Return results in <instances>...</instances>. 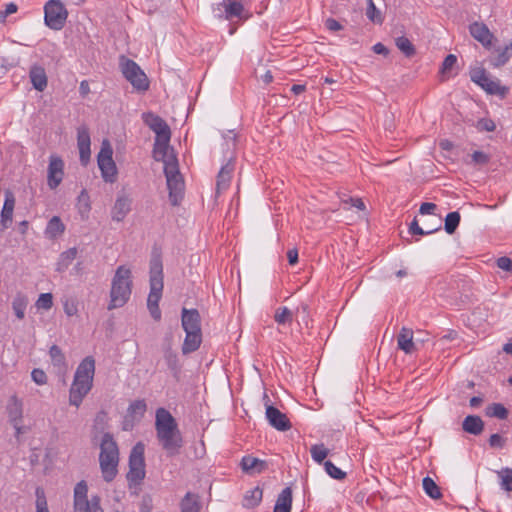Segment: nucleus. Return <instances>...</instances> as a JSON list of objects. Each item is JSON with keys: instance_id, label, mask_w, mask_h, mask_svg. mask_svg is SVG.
<instances>
[{"instance_id": "nucleus-50", "label": "nucleus", "mask_w": 512, "mask_h": 512, "mask_svg": "<svg viewBox=\"0 0 512 512\" xmlns=\"http://www.w3.org/2000/svg\"><path fill=\"white\" fill-rule=\"evenodd\" d=\"M325 470L327 474L337 480H342L345 478L346 473L343 472L340 468L336 467L331 461H326L324 463Z\"/></svg>"}, {"instance_id": "nucleus-7", "label": "nucleus", "mask_w": 512, "mask_h": 512, "mask_svg": "<svg viewBox=\"0 0 512 512\" xmlns=\"http://www.w3.org/2000/svg\"><path fill=\"white\" fill-rule=\"evenodd\" d=\"M121 71L127 81L138 91H146L149 88V80L140 66L133 60L122 57Z\"/></svg>"}, {"instance_id": "nucleus-1", "label": "nucleus", "mask_w": 512, "mask_h": 512, "mask_svg": "<svg viewBox=\"0 0 512 512\" xmlns=\"http://www.w3.org/2000/svg\"><path fill=\"white\" fill-rule=\"evenodd\" d=\"M157 440L168 456L180 453L184 445L182 433L173 415L165 408H158L155 414Z\"/></svg>"}, {"instance_id": "nucleus-24", "label": "nucleus", "mask_w": 512, "mask_h": 512, "mask_svg": "<svg viewBox=\"0 0 512 512\" xmlns=\"http://www.w3.org/2000/svg\"><path fill=\"white\" fill-rule=\"evenodd\" d=\"M267 467L268 464L266 461L250 455L244 456L241 460L242 470L251 475L260 474L265 471Z\"/></svg>"}, {"instance_id": "nucleus-2", "label": "nucleus", "mask_w": 512, "mask_h": 512, "mask_svg": "<svg viewBox=\"0 0 512 512\" xmlns=\"http://www.w3.org/2000/svg\"><path fill=\"white\" fill-rule=\"evenodd\" d=\"M95 360L88 356L78 365L69 390L70 405L79 407L93 386Z\"/></svg>"}, {"instance_id": "nucleus-26", "label": "nucleus", "mask_w": 512, "mask_h": 512, "mask_svg": "<svg viewBox=\"0 0 512 512\" xmlns=\"http://www.w3.org/2000/svg\"><path fill=\"white\" fill-rule=\"evenodd\" d=\"M6 412L10 423L23 421V402L16 395H12L7 403Z\"/></svg>"}, {"instance_id": "nucleus-12", "label": "nucleus", "mask_w": 512, "mask_h": 512, "mask_svg": "<svg viewBox=\"0 0 512 512\" xmlns=\"http://www.w3.org/2000/svg\"><path fill=\"white\" fill-rule=\"evenodd\" d=\"M470 78L489 94L505 96L508 89L500 85L498 80H492L483 67H474L470 70Z\"/></svg>"}, {"instance_id": "nucleus-55", "label": "nucleus", "mask_w": 512, "mask_h": 512, "mask_svg": "<svg viewBox=\"0 0 512 512\" xmlns=\"http://www.w3.org/2000/svg\"><path fill=\"white\" fill-rule=\"evenodd\" d=\"M472 163L475 165H485L489 162V156L482 151H474L471 155Z\"/></svg>"}, {"instance_id": "nucleus-4", "label": "nucleus", "mask_w": 512, "mask_h": 512, "mask_svg": "<svg viewBox=\"0 0 512 512\" xmlns=\"http://www.w3.org/2000/svg\"><path fill=\"white\" fill-rule=\"evenodd\" d=\"M119 462V450L117 443L110 433L103 435L100 445L99 463L103 479L111 482L117 475Z\"/></svg>"}, {"instance_id": "nucleus-63", "label": "nucleus", "mask_w": 512, "mask_h": 512, "mask_svg": "<svg viewBox=\"0 0 512 512\" xmlns=\"http://www.w3.org/2000/svg\"><path fill=\"white\" fill-rule=\"evenodd\" d=\"M17 9H18V7L15 3H12V2L8 3L5 6V10L3 12H1V16L7 17V16L17 12Z\"/></svg>"}, {"instance_id": "nucleus-40", "label": "nucleus", "mask_w": 512, "mask_h": 512, "mask_svg": "<svg viewBox=\"0 0 512 512\" xmlns=\"http://www.w3.org/2000/svg\"><path fill=\"white\" fill-rule=\"evenodd\" d=\"M485 414L488 417L504 420L508 417V410L500 403H493L486 407Z\"/></svg>"}, {"instance_id": "nucleus-47", "label": "nucleus", "mask_w": 512, "mask_h": 512, "mask_svg": "<svg viewBox=\"0 0 512 512\" xmlns=\"http://www.w3.org/2000/svg\"><path fill=\"white\" fill-rule=\"evenodd\" d=\"M396 45L400 51H402L407 57H411L415 54V48L411 41L406 37H399L396 40Z\"/></svg>"}, {"instance_id": "nucleus-36", "label": "nucleus", "mask_w": 512, "mask_h": 512, "mask_svg": "<svg viewBox=\"0 0 512 512\" xmlns=\"http://www.w3.org/2000/svg\"><path fill=\"white\" fill-rule=\"evenodd\" d=\"M354 208H356L358 210L359 230L361 228L368 230V228H369L368 212L366 210V205L361 198H354Z\"/></svg>"}, {"instance_id": "nucleus-16", "label": "nucleus", "mask_w": 512, "mask_h": 512, "mask_svg": "<svg viewBox=\"0 0 512 512\" xmlns=\"http://www.w3.org/2000/svg\"><path fill=\"white\" fill-rule=\"evenodd\" d=\"M265 414L269 424L273 428L279 431H287L291 428L290 420L276 407L267 405Z\"/></svg>"}, {"instance_id": "nucleus-5", "label": "nucleus", "mask_w": 512, "mask_h": 512, "mask_svg": "<svg viewBox=\"0 0 512 512\" xmlns=\"http://www.w3.org/2000/svg\"><path fill=\"white\" fill-rule=\"evenodd\" d=\"M163 290V267L159 257H154L150 261V293L147 299V307L152 318L156 321L161 318L159 301Z\"/></svg>"}, {"instance_id": "nucleus-20", "label": "nucleus", "mask_w": 512, "mask_h": 512, "mask_svg": "<svg viewBox=\"0 0 512 512\" xmlns=\"http://www.w3.org/2000/svg\"><path fill=\"white\" fill-rule=\"evenodd\" d=\"M90 134L89 130L85 126H81L77 129V146L79 149L80 161L86 164L90 159Z\"/></svg>"}, {"instance_id": "nucleus-29", "label": "nucleus", "mask_w": 512, "mask_h": 512, "mask_svg": "<svg viewBox=\"0 0 512 512\" xmlns=\"http://www.w3.org/2000/svg\"><path fill=\"white\" fill-rule=\"evenodd\" d=\"M185 339L182 344V353L184 355L196 351L202 342V332L185 331Z\"/></svg>"}, {"instance_id": "nucleus-42", "label": "nucleus", "mask_w": 512, "mask_h": 512, "mask_svg": "<svg viewBox=\"0 0 512 512\" xmlns=\"http://www.w3.org/2000/svg\"><path fill=\"white\" fill-rule=\"evenodd\" d=\"M500 479V486L504 491H512V469L503 468L497 472Z\"/></svg>"}, {"instance_id": "nucleus-57", "label": "nucleus", "mask_w": 512, "mask_h": 512, "mask_svg": "<svg viewBox=\"0 0 512 512\" xmlns=\"http://www.w3.org/2000/svg\"><path fill=\"white\" fill-rule=\"evenodd\" d=\"M31 378L37 385H44L47 383V375L41 369H33L31 372Z\"/></svg>"}, {"instance_id": "nucleus-39", "label": "nucleus", "mask_w": 512, "mask_h": 512, "mask_svg": "<svg viewBox=\"0 0 512 512\" xmlns=\"http://www.w3.org/2000/svg\"><path fill=\"white\" fill-rule=\"evenodd\" d=\"M263 491L259 487L248 491L244 497V506L247 508L255 507L262 500Z\"/></svg>"}, {"instance_id": "nucleus-44", "label": "nucleus", "mask_w": 512, "mask_h": 512, "mask_svg": "<svg viewBox=\"0 0 512 512\" xmlns=\"http://www.w3.org/2000/svg\"><path fill=\"white\" fill-rule=\"evenodd\" d=\"M460 214L456 211L446 215L444 228L448 234H453L460 223Z\"/></svg>"}, {"instance_id": "nucleus-25", "label": "nucleus", "mask_w": 512, "mask_h": 512, "mask_svg": "<svg viewBox=\"0 0 512 512\" xmlns=\"http://www.w3.org/2000/svg\"><path fill=\"white\" fill-rule=\"evenodd\" d=\"M29 78L34 89L42 92L46 89L48 78L45 69L40 65H33L29 71Z\"/></svg>"}, {"instance_id": "nucleus-46", "label": "nucleus", "mask_w": 512, "mask_h": 512, "mask_svg": "<svg viewBox=\"0 0 512 512\" xmlns=\"http://www.w3.org/2000/svg\"><path fill=\"white\" fill-rule=\"evenodd\" d=\"M147 405L144 400H135L128 407V413L133 417L141 418L146 412Z\"/></svg>"}, {"instance_id": "nucleus-48", "label": "nucleus", "mask_w": 512, "mask_h": 512, "mask_svg": "<svg viewBox=\"0 0 512 512\" xmlns=\"http://www.w3.org/2000/svg\"><path fill=\"white\" fill-rule=\"evenodd\" d=\"M36 495V512H49L45 492L41 487H37Z\"/></svg>"}, {"instance_id": "nucleus-28", "label": "nucleus", "mask_w": 512, "mask_h": 512, "mask_svg": "<svg viewBox=\"0 0 512 512\" xmlns=\"http://www.w3.org/2000/svg\"><path fill=\"white\" fill-rule=\"evenodd\" d=\"M397 344L398 348L406 354L413 353L416 350V346L413 341L412 329L403 327L397 336Z\"/></svg>"}, {"instance_id": "nucleus-51", "label": "nucleus", "mask_w": 512, "mask_h": 512, "mask_svg": "<svg viewBox=\"0 0 512 512\" xmlns=\"http://www.w3.org/2000/svg\"><path fill=\"white\" fill-rule=\"evenodd\" d=\"M53 305V296L51 293H42L36 301L38 309L49 310Z\"/></svg>"}, {"instance_id": "nucleus-19", "label": "nucleus", "mask_w": 512, "mask_h": 512, "mask_svg": "<svg viewBox=\"0 0 512 512\" xmlns=\"http://www.w3.org/2000/svg\"><path fill=\"white\" fill-rule=\"evenodd\" d=\"M181 325L184 331L201 332V317L197 309L183 308L181 312Z\"/></svg>"}, {"instance_id": "nucleus-62", "label": "nucleus", "mask_w": 512, "mask_h": 512, "mask_svg": "<svg viewBox=\"0 0 512 512\" xmlns=\"http://www.w3.org/2000/svg\"><path fill=\"white\" fill-rule=\"evenodd\" d=\"M325 26L327 29L331 30V31H338L341 29V25L340 23L333 19V18H328L326 21H325Z\"/></svg>"}, {"instance_id": "nucleus-8", "label": "nucleus", "mask_w": 512, "mask_h": 512, "mask_svg": "<svg viewBox=\"0 0 512 512\" xmlns=\"http://www.w3.org/2000/svg\"><path fill=\"white\" fill-rule=\"evenodd\" d=\"M88 487L85 481H80L74 488V512H104L98 496L87 499Z\"/></svg>"}, {"instance_id": "nucleus-61", "label": "nucleus", "mask_w": 512, "mask_h": 512, "mask_svg": "<svg viewBox=\"0 0 512 512\" xmlns=\"http://www.w3.org/2000/svg\"><path fill=\"white\" fill-rule=\"evenodd\" d=\"M437 206L434 203L424 202L421 204L419 212L422 215L433 214Z\"/></svg>"}, {"instance_id": "nucleus-54", "label": "nucleus", "mask_w": 512, "mask_h": 512, "mask_svg": "<svg viewBox=\"0 0 512 512\" xmlns=\"http://www.w3.org/2000/svg\"><path fill=\"white\" fill-rule=\"evenodd\" d=\"M439 229H440V227H438L436 229L424 230L422 227L419 226L416 219H414L409 226V232L411 234H417V235H429Z\"/></svg>"}, {"instance_id": "nucleus-17", "label": "nucleus", "mask_w": 512, "mask_h": 512, "mask_svg": "<svg viewBox=\"0 0 512 512\" xmlns=\"http://www.w3.org/2000/svg\"><path fill=\"white\" fill-rule=\"evenodd\" d=\"M64 163L63 160L56 156H51L48 166V186L51 189L57 188L64 175Z\"/></svg>"}, {"instance_id": "nucleus-58", "label": "nucleus", "mask_w": 512, "mask_h": 512, "mask_svg": "<svg viewBox=\"0 0 512 512\" xmlns=\"http://www.w3.org/2000/svg\"><path fill=\"white\" fill-rule=\"evenodd\" d=\"M506 440L499 434H492L489 438V445L492 448H503Z\"/></svg>"}, {"instance_id": "nucleus-34", "label": "nucleus", "mask_w": 512, "mask_h": 512, "mask_svg": "<svg viewBox=\"0 0 512 512\" xmlns=\"http://www.w3.org/2000/svg\"><path fill=\"white\" fill-rule=\"evenodd\" d=\"M181 512H200L201 504L196 494L187 492L180 503Z\"/></svg>"}, {"instance_id": "nucleus-6", "label": "nucleus", "mask_w": 512, "mask_h": 512, "mask_svg": "<svg viewBox=\"0 0 512 512\" xmlns=\"http://www.w3.org/2000/svg\"><path fill=\"white\" fill-rule=\"evenodd\" d=\"M164 173L169 190V199L171 204L175 206L182 198L184 189V181L178 169V162L174 163L173 159L170 160V162L164 166Z\"/></svg>"}, {"instance_id": "nucleus-49", "label": "nucleus", "mask_w": 512, "mask_h": 512, "mask_svg": "<svg viewBox=\"0 0 512 512\" xmlns=\"http://www.w3.org/2000/svg\"><path fill=\"white\" fill-rule=\"evenodd\" d=\"M368 7L366 10V15L369 20H371L373 23L381 24L383 21V18L381 16L380 11L376 8L374 5L373 0H367Z\"/></svg>"}, {"instance_id": "nucleus-60", "label": "nucleus", "mask_w": 512, "mask_h": 512, "mask_svg": "<svg viewBox=\"0 0 512 512\" xmlns=\"http://www.w3.org/2000/svg\"><path fill=\"white\" fill-rule=\"evenodd\" d=\"M497 266L504 271H512V260L506 256L500 257Z\"/></svg>"}, {"instance_id": "nucleus-13", "label": "nucleus", "mask_w": 512, "mask_h": 512, "mask_svg": "<svg viewBox=\"0 0 512 512\" xmlns=\"http://www.w3.org/2000/svg\"><path fill=\"white\" fill-rule=\"evenodd\" d=\"M214 12L218 17L226 20H232L234 18L244 20L249 17L244 6L238 0H223L217 5Z\"/></svg>"}, {"instance_id": "nucleus-23", "label": "nucleus", "mask_w": 512, "mask_h": 512, "mask_svg": "<svg viewBox=\"0 0 512 512\" xmlns=\"http://www.w3.org/2000/svg\"><path fill=\"white\" fill-rule=\"evenodd\" d=\"M470 34L483 46L488 47L492 43L493 35L488 27L479 22H474L469 27Z\"/></svg>"}, {"instance_id": "nucleus-53", "label": "nucleus", "mask_w": 512, "mask_h": 512, "mask_svg": "<svg viewBox=\"0 0 512 512\" xmlns=\"http://www.w3.org/2000/svg\"><path fill=\"white\" fill-rule=\"evenodd\" d=\"M456 63H457V57L455 55H453V54L447 55L442 63L441 73L443 75L450 73V71L452 70V68L455 66Z\"/></svg>"}, {"instance_id": "nucleus-35", "label": "nucleus", "mask_w": 512, "mask_h": 512, "mask_svg": "<svg viewBox=\"0 0 512 512\" xmlns=\"http://www.w3.org/2000/svg\"><path fill=\"white\" fill-rule=\"evenodd\" d=\"M512 42L507 44L504 48L496 50V55L491 60L494 67H501L505 65L511 58Z\"/></svg>"}, {"instance_id": "nucleus-56", "label": "nucleus", "mask_w": 512, "mask_h": 512, "mask_svg": "<svg viewBox=\"0 0 512 512\" xmlns=\"http://www.w3.org/2000/svg\"><path fill=\"white\" fill-rule=\"evenodd\" d=\"M63 308L67 316H74L78 312L77 302L74 299H66Z\"/></svg>"}, {"instance_id": "nucleus-18", "label": "nucleus", "mask_w": 512, "mask_h": 512, "mask_svg": "<svg viewBox=\"0 0 512 512\" xmlns=\"http://www.w3.org/2000/svg\"><path fill=\"white\" fill-rule=\"evenodd\" d=\"M15 203L16 199L14 193L7 189L5 191L4 204L0 215V226L2 230L7 229L12 224Z\"/></svg>"}, {"instance_id": "nucleus-21", "label": "nucleus", "mask_w": 512, "mask_h": 512, "mask_svg": "<svg viewBox=\"0 0 512 512\" xmlns=\"http://www.w3.org/2000/svg\"><path fill=\"white\" fill-rule=\"evenodd\" d=\"M234 169L235 164L232 158H230L228 162L221 167L217 175L216 182V189L218 193H220L223 190H226L229 187Z\"/></svg>"}, {"instance_id": "nucleus-37", "label": "nucleus", "mask_w": 512, "mask_h": 512, "mask_svg": "<svg viewBox=\"0 0 512 512\" xmlns=\"http://www.w3.org/2000/svg\"><path fill=\"white\" fill-rule=\"evenodd\" d=\"M49 355L54 366L59 369H66V358L59 346L52 345L49 350Z\"/></svg>"}, {"instance_id": "nucleus-11", "label": "nucleus", "mask_w": 512, "mask_h": 512, "mask_svg": "<svg viewBox=\"0 0 512 512\" xmlns=\"http://www.w3.org/2000/svg\"><path fill=\"white\" fill-rule=\"evenodd\" d=\"M45 24L53 30H61L66 22L68 12L59 0H50L44 7Z\"/></svg>"}, {"instance_id": "nucleus-33", "label": "nucleus", "mask_w": 512, "mask_h": 512, "mask_svg": "<svg viewBox=\"0 0 512 512\" xmlns=\"http://www.w3.org/2000/svg\"><path fill=\"white\" fill-rule=\"evenodd\" d=\"M65 231V225L61 221L60 217L53 216L45 229V236L49 239H55L58 236L62 235Z\"/></svg>"}, {"instance_id": "nucleus-43", "label": "nucleus", "mask_w": 512, "mask_h": 512, "mask_svg": "<svg viewBox=\"0 0 512 512\" xmlns=\"http://www.w3.org/2000/svg\"><path fill=\"white\" fill-rule=\"evenodd\" d=\"M312 459L321 464L329 454V449L324 444H315L310 448Z\"/></svg>"}, {"instance_id": "nucleus-38", "label": "nucleus", "mask_w": 512, "mask_h": 512, "mask_svg": "<svg viewBox=\"0 0 512 512\" xmlns=\"http://www.w3.org/2000/svg\"><path fill=\"white\" fill-rule=\"evenodd\" d=\"M28 304V299L22 294H17L12 302V308L18 319H23L25 316V310Z\"/></svg>"}, {"instance_id": "nucleus-52", "label": "nucleus", "mask_w": 512, "mask_h": 512, "mask_svg": "<svg viewBox=\"0 0 512 512\" xmlns=\"http://www.w3.org/2000/svg\"><path fill=\"white\" fill-rule=\"evenodd\" d=\"M475 127L478 131L493 132L496 129V124L492 119L481 118L477 121Z\"/></svg>"}, {"instance_id": "nucleus-41", "label": "nucleus", "mask_w": 512, "mask_h": 512, "mask_svg": "<svg viewBox=\"0 0 512 512\" xmlns=\"http://www.w3.org/2000/svg\"><path fill=\"white\" fill-rule=\"evenodd\" d=\"M422 486L425 491V493L431 497L432 499H439L441 498L442 494L440 491V488L435 483V481L430 477H425L422 481Z\"/></svg>"}, {"instance_id": "nucleus-14", "label": "nucleus", "mask_w": 512, "mask_h": 512, "mask_svg": "<svg viewBox=\"0 0 512 512\" xmlns=\"http://www.w3.org/2000/svg\"><path fill=\"white\" fill-rule=\"evenodd\" d=\"M142 119L144 123L156 134L155 138L167 140V135H171V131L167 123L154 113H143Z\"/></svg>"}, {"instance_id": "nucleus-9", "label": "nucleus", "mask_w": 512, "mask_h": 512, "mask_svg": "<svg viewBox=\"0 0 512 512\" xmlns=\"http://www.w3.org/2000/svg\"><path fill=\"white\" fill-rule=\"evenodd\" d=\"M144 451L145 445L138 442L130 452L129 471L127 473V479L130 482L138 483L145 477Z\"/></svg>"}, {"instance_id": "nucleus-31", "label": "nucleus", "mask_w": 512, "mask_h": 512, "mask_svg": "<svg viewBox=\"0 0 512 512\" xmlns=\"http://www.w3.org/2000/svg\"><path fill=\"white\" fill-rule=\"evenodd\" d=\"M462 428L469 434L479 435L484 429V422L479 416L469 415L464 419Z\"/></svg>"}, {"instance_id": "nucleus-59", "label": "nucleus", "mask_w": 512, "mask_h": 512, "mask_svg": "<svg viewBox=\"0 0 512 512\" xmlns=\"http://www.w3.org/2000/svg\"><path fill=\"white\" fill-rule=\"evenodd\" d=\"M153 508L152 498L149 495H144L141 499L139 509L141 512H151Z\"/></svg>"}, {"instance_id": "nucleus-22", "label": "nucleus", "mask_w": 512, "mask_h": 512, "mask_svg": "<svg viewBox=\"0 0 512 512\" xmlns=\"http://www.w3.org/2000/svg\"><path fill=\"white\" fill-rule=\"evenodd\" d=\"M131 210V199L127 196L117 197L111 211L112 220L121 222Z\"/></svg>"}, {"instance_id": "nucleus-27", "label": "nucleus", "mask_w": 512, "mask_h": 512, "mask_svg": "<svg viewBox=\"0 0 512 512\" xmlns=\"http://www.w3.org/2000/svg\"><path fill=\"white\" fill-rule=\"evenodd\" d=\"M163 358L168 368L174 373L180 371V364L177 353L172 349L171 337L165 339V343L162 347Z\"/></svg>"}, {"instance_id": "nucleus-45", "label": "nucleus", "mask_w": 512, "mask_h": 512, "mask_svg": "<svg viewBox=\"0 0 512 512\" xmlns=\"http://www.w3.org/2000/svg\"><path fill=\"white\" fill-rule=\"evenodd\" d=\"M274 319L278 324L285 325L292 322L293 313L287 307H279L275 311Z\"/></svg>"}, {"instance_id": "nucleus-30", "label": "nucleus", "mask_w": 512, "mask_h": 512, "mask_svg": "<svg viewBox=\"0 0 512 512\" xmlns=\"http://www.w3.org/2000/svg\"><path fill=\"white\" fill-rule=\"evenodd\" d=\"M77 255L78 249L76 247L69 248L60 253L56 263V271L60 273L66 271L71 263L76 259Z\"/></svg>"}, {"instance_id": "nucleus-10", "label": "nucleus", "mask_w": 512, "mask_h": 512, "mask_svg": "<svg viewBox=\"0 0 512 512\" xmlns=\"http://www.w3.org/2000/svg\"><path fill=\"white\" fill-rule=\"evenodd\" d=\"M113 149L108 140H103L100 152L97 156V162L103 179L106 182L113 183L116 179L117 169L112 158Z\"/></svg>"}, {"instance_id": "nucleus-64", "label": "nucleus", "mask_w": 512, "mask_h": 512, "mask_svg": "<svg viewBox=\"0 0 512 512\" xmlns=\"http://www.w3.org/2000/svg\"><path fill=\"white\" fill-rule=\"evenodd\" d=\"M287 258L289 261V264L294 265L298 262V251L296 249H290L287 252Z\"/></svg>"}, {"instance_id": "nucleus-32", "label": "nucleus", "mask_w": 512, "mask_h": 512, "mask_svg": "<svg viewBox=\"0 0 512 512\" xmlns=\"http://www.w3.org/2000/svg\"><path fill=\"white\" fill-rule=\"evenodd\" d=\"M292 504V490L289 487L284 488L279 494L274 512H290Z\"/></svg>"}, {"instance_id": "nucleus-3", "label": "nucleus", "mask_w": 512, "mask_h": 512, "mask_svg": "<svg viewBox=\"0 0 512 512\" xmlns=\"http://www.w3.org/2000/svg\"><path fill=\"white\" fill-rule=\"evenodd\" d=\"M132 272L126 266H119L111 282L110 302L108 310L123 307L132 293Z\"/></svg>"}, {"instance_id": "nucleus-15", "label": "nucleus", "mask_w": 512, "mask_h": 512, "mask_svg": "<svg viewBox=\"0 0 512 512\" xmlns=\"http://www.w3.org/2000/svg\"><path fill=\"white\" fill-rule=\"evenodd\" d=\"M171 135H167V140L162 138H155L153 157L156 161H162L164 166L167 165L170 160H174L177 163V158L170 152L169 142Z\"/></svg>"}]
</instances>
